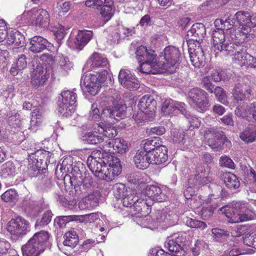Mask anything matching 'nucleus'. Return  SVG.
I'll list each match as a JSON object with an SVG mask.
<instances>
[{
    "label": "nucleus",
    "mask_w": 256,
    "mask_h": 256,
    "mask_svg": "<svg viewBox=\"0 0 256 256\" xmlns=\"http://www.w3.org/2000/svg\"><path fill=\"white\" fill-rule=\"evenodd\" d=\"M220 164L221 166L234 168V164L233 161L227 156H222L220 159Z\"/></svg>",
    "instance_id": "62"
},
{
    "label": "nucleus",
    "mask_w": 256,
    "mask_h": 256,
    "mask_svg": "<svg viewBox=\"0 0 256 256\" xmlns=\"http://www.w3.org/2000/svg\"><path fill=\"white\" fill-rule=\"evenodd\" d=\"M49 78L46 65L38 64L31 74V84L34 88L43 86Z\"/></svg>",
    "instance_id": "18"
},
{
    "label": "nucleus",
    "mask_w": 256,
    "mask_h": 256,
    "mask_svg": "<svg viewBox=\"0 0 256 256\" xmlns=\"http://www.w3.org/2000/svg\"><path fill=\"white\" fill-rule=\"evenodd\" d=\"M41 168H39L36 164V163L30 162H28L27 173L30 178L38 177V179L43 178L44 174L40 173V170H43Z\"/></svg>",
    "instance_id": "45"
},
{
    "label": "nucleus",
    "mask_w": 256,
    "mask_h": 256,
    "mask_svg": "<svg viewBox=\"0 0 256 256\" xmlns=\"http://www.w3.org/2000/svg\"><path fill=\"white\" fill-rule=\"evenodd\" d=\"M152 152L149 154L148 157L149 160H150L151 164L159 165L167 161L168 149L164 146L162 145Z\"/></svg>",
    "instance_id": "24"
},
{
    "label": "nucleus",
    "mask_w": 256,
    "mask_h": 256,
    "mask_svg": "<svg viewBox=\"0 0 256 256\" xmlns=\"http://www.w3.org/2000/svg\"><path fill=\"white\" fill-rule=\"evenodd\" d=\"M60 66L62 70L64 72H67L72 68V64L68 58H62L60 62Z\"/></svg>",
    "instance_id": "60"
},
{
    "label": "nucleus",
    "mask_w": 256,
    "mask_h": 256,
    "mask_svg": "<svg viewBox=\"0 0 256 256\" xmlns=\"http://www.w3.org/2000/svg\"><path fill=\"white\" fill-rule=\"evenodd\" d=\"M184 137L185 132L182 130H174L172 132L171 138L174 143H184Z\"/></svg>",
    "instance_id": "57"
},
{
    "label": "nucleus",
    "mask_w": 256,
    "mask_h": 256,
    "mask_svg": "<svg viewBox=\"0 0 256 256\" xmlns=\"http://www.w3.org/2000/svg\"><path fill=\"white\" fill-rule=\"evenodd\" d=\"M93 36L91 30H79L74 41L76 48L82 50L88 44Z\"/></svg>",
    "instance_id": "27"
},
{
    "label": "nucleus",
    "mask_w": 256,
    "mask_h": 256,
    "mask_svg": "<svg viewBox=\"0 0 256 256\" xmlns=\"http://www.w3.org/2000/svg\"><path fill=\"white\" fill-rule=\"evenodd\" d=\"M140 145L144 148L143 151L149 154L150 153H152V151H155V149H157L162 144L159 137H154L153 138L143 140Z\"/></svg>",
    "instance_id": "32"
},
{
    "label": "nucleus",
    "mask_w": 256,
    "mask_h": 256,
    "mask_svg": "<svg viewBox=\"0 0 256 256\" xmlns=\"http://www.w3.org/2000/svg\"><path fill=\"white\" fill-rule=\"evenodd\" d=\"M128 193L126 186L122 183H118L114 186V196L117 199H122Z\"/></svg>",
    "instance_id": "46"
},
{
    "label": "nucleus",
    "mask_w": 256,
    "mask_h": 256,
    "mask_svg": "<svg viewBox=\"0 0 256 256\" xmlns=\"http://www.w3.org/2000/svg\"><path fill=\"white\" fill-rule=\"evenodd\" d=\"M213 93L218 98V100L224 104H227L228 102L226 99V94L224 89L220 86H216L213 90Z\"/></svg>",
    "instance_id": "56"
},
{
    "label": "nucleus",
    "mask_w": 256,
    "mask_h": 256,
    "mask_svg": "<svg viewBox=\"0 0 256 256\" xmlns=\"http://www.w3.org/2000/svg\"><path fill=\"white\" fill-rule=\"evenodd\" d=\"M30 50L34 53H39L50 46V43L42 36H36L30 39Z\"/></svg>",
    "instance_id": "26"
},
{
    "label": "nucleus",
    "mask_w": 256,
    "mask_h": 256,
    "mask_svg": "<svg viewBox=\"0 0 256 256\" xmlns=\"http://www.w3.org/2000/svg\"><path fill=\"white\" fill-rule=\"evenodd\" d=\"M248 38V36H245L241 32V30L238 33L234 30H231L229 36H226V39L230 38L229 42H234L235 44H241L245 40V38Z\"/></svg>",
    "instance_id": "43"
},
{
    "label": "nucleus",
    "mask_w": 256,
    "mask_h": 256,
    "mask_svg": "<svg viewBox=\"0 0 256 256\" xmlns=\"http://www.w3.org/2000/svg\"><path fill=\"white\" fill-rule=\"evenodd\" d=\"M28 20L32 26L40 28H46L50 22V15L44 9L34 8L25 10L22 15L17 18L18 21Z\"/></svg>",
    "instance_id": "6"
},
{
    "label": "nucleus",
    "mask_w": 256,
    "mask_h": 256,
    "mask_svg": "<svg viewBox=\"0 0 256 256\" xmlns=\"http://www.w3.org/2000/svg\"><path fill=\"white\" fill-rule=\"evenodd\" d=\"M28 154V162L36 163V164L39 168L45 169L48 162H50L48 159L50 157L51 154L48 151L38 150L34 152H31Z\"/></svg>",
    "instance_id": "23"
},
{
    "label": "nucleus",
    "mask_w": 256,
    "mask_h": 256,
    "mask_svg": "<svg viewBox=\"0 0 256 256\" xmlns=\"http://www.w3.org/2000/svg\"><path fill=\"white\" fill-rule=\"evenodd\" d=\"M187 98L188 104L200 112H206L210 106L207 92L198 88L190 90Z\"/></svg>",
    "instance_id": "7"
},
{
    "label": "nucleus",
    "mask_w": 256,
    "mask_h": 256,
    "mask_svg": "<svg viewBox=\"0 0 256 256\" xmlns=\"http://www.w3.org/2000/svg\"><path fill=\"white\" fill-rule=\"evenodd\" d=\"M118 81L123 87L130 90H136L140 86L138 80L128 70L122 69L120 70Z\"/></svg>",
    "instance_id": "20"
},
{
    "label": "nucleus",
    "mask_w": 256,
    "mask_h": 256,
    "mask_svg": "<svg viewBox=\"0 0 256 256\" xmlns=\"http://www.w3.org/2000/svg\"><path fill=\"white\" fill-rule=\"evenodd\" d=\"M126 106L120 104L112 106L113 119L118 122L125 118L126 116Z\"/></svg>",
    "instance_id": "49"
},
{
    "label": "nucleus",
    "mask_w": 256,
    "mask_h": 256,
    "mask_svg": "<svg viewBox=\"0 0 256 256\" xmlns=\"http://www.w3.org/2000/svg\"><path fill=\"white\" fill-rule=\"evenodd\" d=\"M220 178L228 188L235 190L240 187V182L238 178L230 172H223L221 174Z\"/></svg>",
    "instance_id": "29"
},
{
    "label": "nucleus",
    "mask_w": 256,
    "mask_h": 256,
    "mask_svg": "<svg viewBox=\"0 0 256 256\" xmlns=\"http://www.w3.org/2000/svg\"><path fill=\"white\" fill-rule=\"evenodd\" d=\"M196 172V174L191 176L188 179V184L190 186H196V188H198L212 182L213 179L208 175L204 166H197Z\"/></svg>",
    "instance_id": "19"
},
{
    "label": "nucleus",
    "mask_w": 256,
    "mask_h": 256,
    "mask_svg": "<svg viewBox=\"0 0 256 256\" xmlns=\"http://www.w3.org/2000/svg\"><path fill=\"white\" fill-rule=\"evenodd\" d=\"M14 66H18V70H24L27 66L26 58L24 54H20L18 56L16 61L14 62Z\"/></svg>",
    "instance_id": "63"
},
{
    "label": "nucleus",
    "mask_w": 256,
    "mask_h": 256,
    "mask_svg": "<svg viewBox=\"0 0 256 256\" xmlns=\"http://www.w3.org/2000/svg\"><path fill=\"white\" fill-rule=\"evenodd\" d=\"M112 146L116 152L121 154H125L128 150L126 142L120 138H116L114 140Z\"/></svg>",
    "instance_id": "42"
},
{
    "label": "nucleus",
    "mask_w": 256,
    "mask_h": 256,
    "mask_svg": "<svg viewBox=\"0 0 256 256\" xmlns=\"http://www.w3.org/2000/svg\"><path fill=\"white\" fill-rule=\"evenodd\" d=\"M108 64V60L100 54L94 52L88 60L86 66L90 65V69L96 68L104 67Z\"/></svg>",
    "instance_id": "30"
},
{
    "label": "nucleus",
    "mask_w": 256,
    "mask_h": 256,
    "mask_svg": "<svg viewBox=\"0 0 256 256\" xmlns=\"http://www.w3.org/2000/svg\"><path fill=\"white\" fill-rule=\"evenodd\" d=\"M108 72L104 70L96 74H87L84 78L83 82L81 81L80 85L84 86V90L92 96L96 94L107 78Z\"/></svg>",
    "instance_id": "9"
},
{
    "label": "nucleus",
    "mask_w": 256,
    "mask_h": 256,
    "mask_svg": "<svg viewBox=\"0 0 256 256\" xmlns=\"http://www.w3.org/2000/svg\"><path fill=\"white\" fill-rule=\"evenodd\" d=\"M182 58L178 48L172 46H166L158 58V67L170 73L176 72Z\"/></svg>",
    "instance_id": "3"
},
{
    "label": "nucleus",
    "mask_w": 256,
    "mask_h": 256,
    "mask_svg": "<svg viewBox=\"0 0 256 256\" xmlns=\"http://www.w3.org/2000/svg\"><path fill=\"white\" fill-rule=\"evenodd\" d=\"M156 102L152 96L146 94L143 96L138 104L139 110L143 113L152 118L156 108Z\"/></svg>",
    "instance_id": "22"
},
{
    "label": "nucleus",
    "mask_w": 256,
    "mask_h": 256,
    "mask_svg": "<svg viewBox=\"0 0 256 256\" xmlns=\"http://www.w3.org/2000/svg\"><path fill=\"white\" fill-rule=\"evenodd\" d=\"M248 55L249 54L246 52V50L242 46L241 50L234 54L233 61L240 66H245Z\"/></svg>",
    "instance_id": "41"
},
{
    "label": "nucleus",
    "mask_w": 256,
    "mask_h": 256,
    "mask_svg": "<svg viewBox=\"0 0 256 256\" xmlns=\"http://www.w3.org/2000/svg\"><path fill=\"white\" fill-rule=\"evenodd\" d=\"M8 42L9 44H12L16 48L22 47L24 46L25 38L20 32H13L8 36Z\"/></svg>",
    "instance_id": "37"
},
{
    "label": "nucleus",
    "mask_w": 256,
    "mask_h": 256,
    "mask_svg": "<svg viewBox=\"0 0 256 256\" xmlns=\"http://www.w3.org/2000/svg\"><path fill=\"white\" fill-rule=\"evenodd\" d=\"M233 102L234 104H238L240 102L244 101L247 99H249L250 96L247 95L245 93H242L239 90L234 88L232 91Z\"/></svg>",
    "instance_id": "53"
},
{
    "label": "nucleus",
    "mask_w": 256,
    "mask_h": 256,
    "mask_svg": "<svg viewBox=\"0 0 256 256\" xmlns=\"http://www.w3.org/2000/svg\"><path fill=\"white\" fill-rule=\"evenodd\" d=\"M141 197L146 202L147 214L150 212V206L154 202H162L165 200V195L160 186L156 185H148L141 192Z\"/></svg>",
    "instance_id": "11"
},
{
    "label": "nucleus",
    "mask_w": 256,
    "mask_h": 256,
    "mask_svg": "<svg viewBox=\"0 0 256 256\" xmlns=\"http://www.w3.org/2000/svg\"><path fill=\"white\" fill-rule=\"evenodd\" d=\"M214 208L211 206H203L202 208L200 214L204 220H208L213 214Z\"/></svg>",
    "instance_id": "61"
},
{
    "label": "nucleus",
    "mask_w": 256,
    "mask_h": 256,
    "mask_svg": "<svg viewBox=\"0 0 256 256\" xmlns=\"http://www.w3.org/2000/svg\"><path fill=\"white\" fill-rule=\"evenodd\" d=\"M84 203L85 204L86 208H92L97 206L99 204V200L94 194H90L85 198Z\"/></svg>",
    "instance_id": "51"
},
{
    "label": "nucleus",
    "mask_w": 256,
    "mask_h": 256,
    "mask_svg": "<svg viewBox=\"0 0 256 256\" xmlns=\"http://www.w3.org/2000/svg\"><path fill=\"white\" fill-rule=\"evenodd\" d=\"M230 38L226 40V41L222 45V48L218 49V52H220L224 55H232L234 56L238 51L241 50L242 44H235L232 42H229Z\"/></svg>",
    "instance_id": "31"
},
{
    "label": "nucleus",
    "mask_w": 256,
    "mask_h": 256,
    "mask_svg": "<svg viewBox=\"0 0 256 256\" xmlns=\"http://www.w3.org/2000/svg\"><path fill=\"white\" fill-rule=\"evenodd\" d=\"M236 20L242 26L241 32L246 36L250 34L252 28L256 26V16L248 12L238 11L234 15Z\"/></svg>",
    "instance_id": "13"
},
{
    "label": "nucleus",
    "mask_w": 256,
    "mask_h": 256,
    "mask_svg": "<svg viewBox=\"0 0 256 256\" xmlns=\"http://www.w3.org/2000/svg\"><path fill=\"white\" fill-rule=\"evenodd\" d=\"M183 103L178 102L172 99L166 100L162 104V112L164 116H170L176 110L180 111L184 116H189V112Z\"/></svg>",
    "instance_id": "21"
},
{
    "label": "nucleus",
    "mask_w": 256,
    "mask_h": 256,
    "mask_svg": "<svg viewBox=\"0 0 256 256\" xmlns=\"http://www.w3.org/2000/svg\"><path fill=\"white\" fill-rule=\"evenodd\" d=\"M84 170L85 168L82 165L81 166V169L80 166H74L72 168V176L66 174L64 178L65 187L69 189L74 188L78 194L90 188L94 184L93 178L92 176H88Z\"/></svg>",
    "instance_id": "1"
},
{
    "label": "nucleus",
    "mask_w": 256,
    "mask_h": 256,
    "mask_svg": "<svg viewBox=\"0 0 256 256\" xmlns=\"http://www.w3.org/2000/svg\"><path fill=\"white\" fill-rule=\"evenodd\" d=\"M240 138L245 142L252 143L256 141V127L248 126L240 134Z\"/></svg>",
    "instance_id": "38"
},
{
    "label": "nucleus",
    "mask_w": 256,
    "mask_h": 256,
    "mask_svg": "<svg viewBox=\"0 0 256 256\" xmlns=\"http://www.w3.org/2000/svg\"><path fill=\"white\" fill-rule=\"evenodd\" d=\"M97 127L99 131V134L103 136V138H113L117 134L116 130L114 126L104 124L102 122L97 124Z\"/></svg>",
    "instance_id": "35"
},
{
    "label": "nucleus",
    "mask_w": 256,
    "mask_h": 256,
    "mask_svg": "<svg viewBox=\"0 0 256 256\" xmlns=\"http://www.w3.org/2000/svg\"><path fill=\"white\" fill-rule=\"evenodd\" d=\"M65 238L63 244L72 248H74L78 242V236L75 231H69L64 235Z\"/></svg>",
    "instance_id": "40"
},
{
    "label": "nucleus",
    "mask_w": 256,
    "mask_h": 256,
    "mask_svg": "<svg viewBox=\"0 0 256 256\" xmlns=\"http://www.w3.org/2000/svg\"><path fill=\"white\" fill-rule=\"evenodd\" d=\"M83 140L87 144H97L104 141L103 136L99 134L98 128H94L92 132H86L83 136Z\"/></svg>",
    "instance_id": "34"
},
{
    "label": "nucleus",
    "mask_w": 256,
    "mask_h": 256,
    "mask_svg": "<svg viewBox=\"0 0 256 256\" xmlns=\"http://www.w3.org/2000/svg\"><path fill=\"white\" fill-rule=\"evenodd\" d=\"M206 30L204 26L202 23H196L194 24L190 29L187 32L186 40L190 38L193 40H200L204 37Z\"/></svg>",
    "instance_id": "25"
},
{
    "label": "nucleus",
    "mask_w": 256,
    "mask_h": 256,
    "mask_svg": "<svg viewBox=\"0 0 256 256\" xmlns=\"http://www.w3.org/2000/svg\"><path fill=\"white\" fill-rule=\"evenodd\" d=\"M212 31V38L214 50L222 48V45L227 40L224 32L218 27Z\"/></svg>",
    "instance_id": "33"
},
{
    "label": "nucleus",
    "mask_w": 256,
    "mask_h": 256,
    "mask_svg": "<svg viewBox=\"0 0 256 256\" xmlns=\"http://www.w3.org/2000/svg\"><path fill=\"white\" fill-rule=\"evenodd\" d=\"M248 207L249 204L244 202H234L231 206H224L220 208V210L228 218V222L238 223L255 217L254 213Z\"/></svg>",
    "instance_id": "2"
},
{
    "label": "nucleus",
    "mask_w": 256,
    "mask_h": 256,
    "mask_svg": "<svg viewBox=\"0 0 256 256\" xmlns=\"http://www.w3.org/2000/svg\"><path fill=\"white\" fill-rule=\"evenodd\" d=\"M186 234L181 232L174 238L170 239L165 244V248L169 251L171 256H183L185 251L183 246L186 240Z\"/></svg>",
    "instance_id": "14"
},
{
    "label": "nucleus",
    "mask_w": 256,
    "mask_h": 256,
    "mask_svg": "<svg viewBox=\"0 0 256 256\" xmlns=\"http://www.w3.org/2000/svg\"><path fill=\"white\" fill-rule=\"evenodd\" d=\"M192 64L197 68L202 67L205 64V56L204 51L198 50L197 52L189 54Z\"/></svg>",
    "instance_id": "39"
},
{
    "label": "nucleus",
    "mask_w": 256,
    "mask_h": 256,
    "mask_svg": "<svg viewBox=\"0 0 256 256\" xmlns=\"http://www.w3.org/2000/svg\"><path fill=\"white\" fill-rule=\"evenodd\" d=\"M8 36V27L5 20L0 19V42H3Z\"/></svg>",
    "instance_id": "59"
},
{
    "label": "nucleus",
    "mask_w": 256,
    "mask_h": 256,
    "mask_svg": "<svg viewBox=\"0 0 256 256\" xmlns=\"http://www.w3.org/2000/svg\"><path fill=\"white\" fill-rule=\"evenodd\" d=\"M105 180L110 182L119 175L122 170L119 158L113 156H108L106 162Z\"/></svg>",
    "instance_id": "17"
},
{
    "label": "nucleus",
    "mask_w": 256,
    "mask_h": 256,
    "mask_svg": "<svg viewBox=\"0 0 256 256\" xmlns=\"http://www.w3.org/2000/svg\"><path fill=\"white\" fill-rule=\"evenodd\" d=\"M50 238L47 231L42 230L36 232L27 242L22 246V251L24 256H39L46 248V244Z\"/></svg>",
    "instance_id": "5"
},
{
    "label": "nucleus",
    "mask_w": 256,
    "mask_h": 256,
    "mask_svg": "<svg viewBox=\"0 0 256 256\" xmlns=\"http://www.w3.org/2000/svg\"><path fill=\"white\" fill-rule=\"evenodd\" d=\"M122 202L123 206L126 207L133 206L136 212L140 214L141 216L147 215L146 210L147 206L146 205V202L141 197V194L138 197L134 196L133 194L128 193L126 196L122 199Z\"/></svg>",
    "instance_id": "16"
},
{
    "label": "nucleus",
    "mask_w": 256,
    "mask_h": 256,
    "mask_svg": "<svg viewBox=\"0 0 256 256\" xmlns=\"http://www.w3.org/2000/svg\"><path fill=\"white\" fill-rule=\"evenodd\" d=\"M62 101L58 100V111L62 116L68 118L75 111L76 106V94L70 91L64 90L61 92Z\"/></svg>",
    "instance_id": "10"
},
{
    "label": "nucleus",
    "mask_w": 256,
    "mask_h": 256,
    "mask_svg": "<svg viewBox=\"0 0 256 256\" xmlns=\"http://www.w3.org/2000/svg\"><path fill=\"white\" fill-rule=\"evenodd\" d=\"M76 216H56L54 220V226L57 228H62L66 224L71 221L76 220Z\"/></svg>",
    "instance_id": "44"
},
{
    "label": "nucleus",
    "mask_w": 256,
    "mask_h": 256,
    "mask_svg": "<svg viewBox=\"0 0 256 256\" xmlns=\"http://www.w3.org/2000/svg\"><path fill=\"white\" fill-rule=\"evenodd\" d=\"M149 154L143 151V150H138L134 157V162L136 167L139 169L144 170L148 168L150 160L148 158Z\"/></svg>",
    "instance_id": "28"
},
{
    "label": "nucleus",
    "mask_w": 256,
    "mask_h": 256,
    "mask_svg": "<svg viewBox=\"0 0 256 256\" xmlns=\"http://www.w3.org/2000/svg\"><path fill=\"white\" fill-rule=\"evenodd\" d=\"M107 2H108L107 0H87L85 2V4L88 7L100 10Z\"/></svg>",
    "instance_id": "55"
},
{
    "label": "nucleus",
    "mask_w": 256,
    "mask_h": 256,
    "mask_svg": "<svg viewBox=\"0 0 256 256\" xmlns=\"http://www.w3.org/2000/svg\"><path fill=\"white\" fill-rule=\"evenodd\" d=\"M250 83V82L248 80H244L236 84L234 88L236 90H239L240 92H242V93H245L250 96L252 92Z\"/></svg>",
    "instance_id": "50"
},
{
    "label": "nucleus",
    "mask_w": 256,
    "mask_h": 256,
    "mask_svg": "<svg viewBox=\"0 0 256 256\" xmlns=\"http://www.w3.org/2000/svg\"><path fill=\"white\" fill-rule=\"evenodd\" d=\"M17 170L14 162L8 161L3 164L0 169V176L4 178L14 177Z\"/></svg>",
    "instance_id": "36"
},
{
    "label": "nucleus",
    "mask_w": 256,
    "mask_h": 256,
    "mask_svg": "<svg viewBox=\"0 0 256 256\" xmlns=\"http://www.w3.org/2000/svg\"><path fill=\"white\" fill-rule=\"evenodd\" d=\"M6 230L10 233L11 238L16 240L30 232V224L28 221L22 216H17L8 222Z\"/></svg>",
    "instance_id": "8"
},
{
    "label": "nucleus",
    "mask_w": 256,
    "mask_h": 256,
    "mask_svg": "<svg viewBox=\"0 0 256 256\" xmlns=\"http://www.w3.org/2000/svg\"><path fill=\"white\" fill-rule=\"evenodd\" d=\"M53 214L51 210H48L44 212L40 218L37 220L35 227H43L48 225L52 220Z\"/></svg>",
    "instance_id": "47"
},
{
    "label": "nucleus",
    "mask_w": 256,
    "mask_h": 256,
    "mask_svg": "<svg viewBox=\"0 0 256 256\" xmlns=\"http://www.w3.org/2000/svg\"><path fill=\"white\" fill-rule=\"evenodd\" d=\"M186 223L188 226L192 228H202L204 229L207 226L205 222L192 218H188Z\"/></svg>",
    "instance_id": "58"
},
{
    "label": "nucleus",
    "mask_w": 256,
    "mask_h": 256,
    "mask_svg": "<svg viewBox=\"0 0 256 256\" xmlns=\"http://www.w3.org/2000/svg\"><path fill=\"white\" fill-rule=\"evenodd\" d=\"M136 58L140 63L138 70L142 73L155 74L158 72V62L156 60L155 52L148 50L146 47L141 46L136 52Z\"/></svg>",
    "instance_id": "4"
},
{
    "label": "nucleus",
    "mask_w": 256,
    "mask_h": 256,
    "mask_svg": "<svg viewBox=\"0 0 256 256\" xmlns=\"http://www.w3.org/2000/svg\"><path fill=\"white\" fill-rule=\"evenodd\" d=\"M188 46L189 54L193 52H197L198 50L200 51H204L202 46L200 44V40H193L191 39L188 38L186 40Z\"/></svg>",
    "instance_id": "52"
},
{
    "label": "nucleus",
    "mask_w": 256,
    "mask_h": 256,
    "mask_svg": "<svg viewBox=\"0 0 256 256\" xmlns=\"http://www.w3.org/2000/svg\"><path fill=\"white\" fill-rule=\"evenodd\" d=\"M96 154L100 156L101 152L100 151L92 152L88 158L87 164L96 176L105 180L106 162L100 157H96Z\"/></svg>",
    "instance_id": "12"
},
{
    "label": "nucleus",
    "mask_w": 256,
    "mask_h": 256,
    "mask_svg": "<svg viewBox=\"0 0 256 256\" xmlns=\"http://www.w3.org/2000/svg\"><path fill=\"white\" fill-rule=\"evenodd\" d=\"M18 197L17 192L14 189H10L5 192L1 196L2 199L5 202H14Z\"/></svg>",
    "instance_id": "54"
},
{
    "label": "nucleus",
    "mask_w": 256,
    "mask_h": 256,
    "mask_svg": "<svg viewBox=\"0 0 256 256\" xmlns=\"http://www.w3.org/2000/svg\"><path fill=\"white\" fill-rule=\"evenodd\" d=\"M206 136H208V145L216 151L220 150L224 142L228 141L224 132L219 128H209Z\"/></svg>",
    "instance_id": "15"
},
{
    "label": "nucleus",
    "mask_w": 256,
    "mask_h": 256,
    "mask_svg": "<svg viewBox=\"0 0 256 256\" xmlns=\"http://www.w3.org/2000/svg\"><path fill=\"white\" fill-rule=\"evenodd\" d=\"M234 22L232 20H230V18L222 20L221 19H217L214 22V24L216 27H218L220 30H222V31L228 30L232 29L233 28Z\"/></svg>",
    "instance_id": "48"
},
{
    "label": "nucleus",
    "mask_w": 256,
    "mask_h": 256,
    "mask_svg": "<svg viewBox=\"0 0 256 256\" xmlns=\"http://www.w3.org/2000/svg\"><path fill=\"white\" fill-rule=\"evenodd\" d=\"M40 180H42L40 186L41 190L47 191L52 187L50 180L48 176H46V175L44 174L43 178H40Z\"/></svg>",
    "instance_id": "64"
}]
</instances>
